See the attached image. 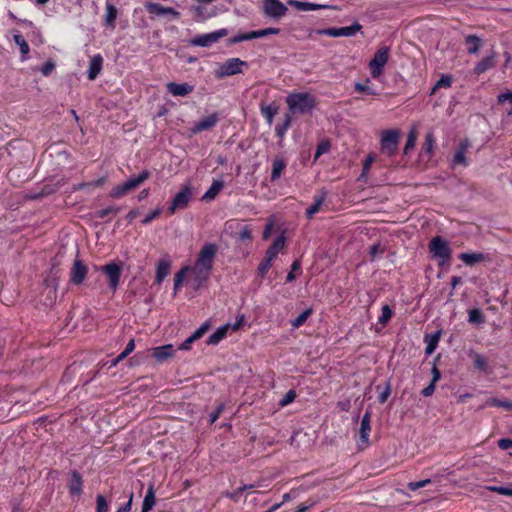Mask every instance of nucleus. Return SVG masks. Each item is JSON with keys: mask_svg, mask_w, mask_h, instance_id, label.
I'll return each mask as SVG.
<instances>
[{"mask_svg": "<svg viewBox=\"0 0 512 512\" xmlns=\"http://www.w3.org/2000/svg\"><path fill=\"white\" fill-rule=\"evenodd\" d=\"M288 114L306 115L312 113L316 108L317 98L308 92L293 91L286 97Z\"/></svg>", "mask_w": 512, "mask_h": 512, "instance_id": "obj_1", "label": "nucleus"}, {"mask_svg": "<svg viewBox=\"0 0 512 512\" xmlns=\"http://www.w3.org/2000/svg\"><path fill=\"white\" fill-rule=\"evenodd\" d=\"M400 131L398 129H388L381 132L380 150L383 155L392 157L398 150Z\"/></svg>", "mask_w": 512, "mask_h": 512, "instance_id": "obj_2", "label": "nucleus"}, {"mask_svg": "<svg viewBox=\"0 0 512 512\" xmlns=\"http://www.w3.org/2000/svg\"><path fill=\"white\" fill-rule=\"evenodd\" d=\"M390 48L387 46L380 47L369 62L371 76L374 79L379 78L383 73V68L388 62Z\"/></svg>", "mask_w": 512, "mask_h": 512, "instance_id": "obj_3", "label": "nucleus"}, {"mask_svg": "<svg viewBox=\"0 0 512 512\" xmlns=\"http://www.w3.org/2000/svg\"><path fill=\"white\" fill-rule=\"evenodd\" d=\"M262 13L274 21H280L288 12V8L280 0H262Z\"/></svg>", "mask_w": 512, "mask_h": 512, "instance_id": "obj_4", "label": "nucleus"}, {"mask_svg": "<svg viewBox=\"0 0 512 512\" xmlns=\"http://www.w3.org/2000/svg\"><path fill=\"white\" fill-rule=\"evenodd\" d=\"M428 248L434 258H439L443 262L451 258V248L448 242L441 236L433 237L428 244Z\"/></svg>", "mask_w": 512, "mask_h": 512, "instance_id": "obj_5", "label": "nucleus"}, {"mask_svg": "<svg viewBox=\"0 0 512 512\" xmlns=\"http://www.w3.org/2000/svg\"><path fill=\"white\" fill-rule=\"evenodd\" d=\"M227 34L228 30L222 28L211 33L198 34L190 40V43L191 45L197 47H209L212 44L217 43L222 37H225Z\"/></svg>", "mask_w": 512, "mask_h": 512, "instance_id": "obj_6", "label": "nucleus"}, {"mask_svg": "<svg viewBox=\"0 0 512 512\" xmlns=\"http://www.w3.org/2000/svg\"><path fill=\"white\" fill-rule=\"evenodd\" d=\"M217 251H218V247L216 244H214V243L205 244L201 248V250L198 254L195 265L205 267V268L212 270Z\"/></svg>", "mask_w": 512, "mask_h": 512, "instance_id": "obj_7", "label": "nucleus"}, {"mask_svg": "<svg viewBox=\"0 0 512 512\" xmlns=\"http://www.w3.org/2000/svg\"><path fill=\"white\" fill-rule=\"evenodd\" d=\"M362 25L359 22H355L351 26L347 27H330V28H324L317 31L319 35H325L329 37H351L354 36L356 33L361 31Z\"/></svg>", "mask_w": 512, "mask_h": 512, "instance_id": "obj_8", "label": "nucleus"}, {"mask_svg": "<svg viewBox=\"0 0 512 512\" xmlns=\"http://www.w3.org/2000/svg\"><path fill=\"white\" fill-rule=\"evenodd\" d=\"M108 278V286L111 291L115 292L120 284L121 266L115 262L105 264L99 268Z\"/></svg>", "mask_w": 512, "mask_h": 512, "instance_id": "obj_9", "label": "nucleus"}, {"mask_svg": "<svg viewBox=\"0 0 512 512\" xmlns=\"http://www.w3.org/2000/svg\"><path fill=\"white\" fill-rule=\"evenodd\" d=\"M88 274V267L81 259H75L70 270V283L81 285Z\"/></svg>", "mask_w": 512, "mask_h": 512, "instance_id": "obj_10", "label": "nucleus"}, {"mask_svg": "<svg viewBox=\"0 0 512 512\" xmlns=\"http://www.w3.org/2000/svg\"><path fill=\"white\" fill-rule=\"evenodd\" d=\"M191 198V189L185 186L179 191L172 199L170 206L168 207L169 213L174 214L177 209H183L188 206Z\"/></svg>", "mask_w": 512, "mask_h": 512, "instance_id": "obj_11", "label": "nucleus"}, {"mask_svg": "<svg viewBox=\"0 0 512 512\" xmlns=\"http://www.w3.org/2000/svg\"><path fill=\"white\" fill-rule=\"evenodd\" d=\"M246 65L247 63L239 58H231L220 67L219 77H227L239 74L242 72L241 67Z\"/></svg>", "mask_w": 512, "mask_h": 512, "instance_id": "obj_12", "label": "nucleus"}, {"mask_svg": "<svg viewBox=\"0 0 512 512\" xmlns=\"http://www.w3.org/2000/svg\"><path fill=\"white\" fill-rule=\"evenodd\" d=\"M219 120V114L217 112H214L209 116L203 117L198 122H196L191 128V131L194 134H198L202 131L210 130L217 125Z\"/></svg>", "mask_w": 512, "mask_h": 512, "instance_id": "obj_13", "label": "nucleus"}, {"mask_svg": "<svg viewBox=\"0 0 512 512\" xmlns=\"http://www.w3.org/2000/svg\"><path fill=\"white\" fill-rule=\"evenodd\" d=\"M67 488L72 496H80L83 492V478L77 470L70 472V479Z\"/></svg>", "mask_w": 512, "mask_h": 512, "instance_id": "obj_14", "label": "nucleus"}, {"mask_svg": "<svg viewBox=\"0 0 512 512\" xmlns=\"http://www.w3.org/2000/svg\"><path fill=\"white\" fill-rule=\"evenodd\" d=\"M470 145L471 143L468 139L460 141L452 159L453 165H462L464 167L468 166L469 163L466 158V152L468 151Z\"/></svg>", "mask_w": 512, "mask_h": 512, "instance_id": "obj_15", "label": "nucleus"}, {"mask_svg": "<svg viewBox=\"0 0 512 512\" xmlns=\"http://www.w3.org/2000/svg\"><path fill=\"white\" fill-rule=\"evenodd\" d=\"M145 9L149 14L155 15H171L173 17H178L179 12L172 7H164L159 3L154 2H146Z\"/></svg>", "mask_w": 512, "mask_h": 512, "instance_id": "obj_16", "label": "nucleus"}, {"mask_svg": "<svg viewBox=\"0 0 512 512\" xmlns=\"http://www.w3.org/2000/svg\"><path fill=\"white\" fill-rule=\"evenodd\" d=\"M287 4L296 8L298 11H316L331 8V6L326 4H316L299 0H287Z\"/></svg>", "mask_w": 512, "mask_h": 512, "instance_id": "obj_17", "label": "nucleus"}, {"mask_svg": "<svg viewBox=\"0 0 512 512\" xmlns=\"http://www.w3.org/2000/svg\"><path fill=\"white\" fill-rule=\"evenodd\" d=\"M192 273L194 274V287L196 289L200 288L210 277L211 269L201 267L198 265H194L193 268H190Z\"/></svg>", "mask_w": 512, "mask_h": 512, "instance_id": "obj_18", "label": "nucleus"}, {"mask_svg": "<svg viewBox=\"0 0 512 512\" xmlns=\"http://www.w3.org/2000/svg\"><path fill=\"white\" fill-rule=\"evenodd\" d=\"M175 353L174 347L172 344H166L158 347H154L152 349L153 358L162 363L168 358L172 357Z\"/></svg>", "mask_w": 512, "mask_h": 512, "instance_id": "obj_19", "label": "nucleus"}, {"mask_svg": "<svg viewBox=\"0 0 512 512\" xmlns=\"http://www.w3.org/2000/svg\"><path fill=\"white\" fill-rule=\"evenodd\" d=\"M286 237L284 234L279 235L266 250L265 256L273 261L277 258L279 252L284 249Z\"/></svg>", "mask_w": 512, "mask_h": 512, "instance_id": "obj_20", "label": "nucleus"}, {"mask_svg": "<svg viewBox=\"0 0 512 512\" xmlns=\"http://www.w3.org/2000/svg\"><path fill=\"white\" fill-rule=\"evenodd\" d=\"M150 176H151L150 171L145 169V170L141 171L137 176H133L130 179H128L123 184L125 185L127 191L131 192V191L137 189L147 179H149Z\"/></svg>", "mask_w": 512, "mask_h": 512, "instance_id": "obj_21", "label": "nucleus"}, {"mask_svg": "<svg viewBox=\"0 0 512 512\" xmlns=\"http://www.w3.org/2000/svg\"><path fill=\"white\" fill-rule=\"evenodd\" d=\"M167 91L171 93L173 96H187L190 94L194 87L192 85H189L188 83H175V82H169L167 85Z\"/></svg>", "mask_w": 512, "mask_h": 512, "instance_id": "obj_22", "label": "nucleus"}, {"mask_svg": "<svg viewBox=\"0 0 512 512\" xmlns=\"http://www.w3.org/2000/svg\"><path fill=\"white\" fill-rule=\"evenodd\" d=\"M103 66V57L100 54L94 55L89 62L87 76L89 80H95L100 74Z\"/></svg>", "mask_w": 512, "mask_h": 512, "instance_id": "obj_23", "label": "nucleus"}, {"mask_svg": "<svg viewBox=\"0 0 512 512\" xmlns=\"http://www.w3.org/2000/svg\"><path fill=\"white\" fill-rule=\"evenodd\" d=\"M286 167H287V161L282 157H276L272 161L270 181L271 182L277 181L281 177L283 172L285 171Z\"/></svg>", "mask_w": 512, "mask_h": 512, "instance_id": "obj_24", "label": "nucleus"}, {"mask_svg": "<svg viewBox=\"0 0 512 512\" xmlns=\"http://www.w3.org/2000/svg\"><path fill=\"white\" fill-rule=\"evenodd\" d=\"M371 431V413L366 411L361 419L359 436L362 443H368Z\"/></svg>", "mask_w": 512, "mask_h": 512, "instance_id": "obj_25", "label": "nucleus"}, {"mask_svg": "<svg viewBox=\"0 0 512 512\" xmlns=\"http://www.w3.org/2000/svg\"><path fill=\"white\" fill-rule=\"evenodd\" d=\"M156 503V497H155V488L154 484H150L146 495L144 497L143 503H142V509L141 512H149L153 509Z\"/></svg>", "mask_w": 512, "mask_h": 512, "instance_id": "obj_26", "label": "nucleus"}, {"mask_svg": "<svg viewBox=\"0 0 512 512\" xmlns=\"http://www.w3.org/2000/svg\"><path fill=\"white\" fill-rule=\"evenodd\" d=\"M325 199V192H322L320 195L314 196V202L306 210V217L308 219H312V217L320 211Z\"/></svg>", "mask_w": 512, "mask_h": 512, "instance_id": "obj_27", "label": "nucleus"}, {"mask_svg": "<svg viewBox=\"0 0 512 512\" xmlns=\"http://www.w3.org/2000/svg\"><path fill=\"white\" fill-rule=\"evenodd\" d=\"M229 329H230L229 324H226L224 326L217 328L216 331L208 337L206 343L208 345H217L220 341H222L227 336V332Z\"/></svg>", "mask_w": 512, "mask_h": 512, "instance_id": "obj_28", "label": "nucleus"}, {"mask_svg": "<svg viewBox=\"0 0 512 512\" xmlns=\"http://www.w3.org/2000/svg\"><path fill=\"white\" fill-rule=\"evenodd\" d=\"M223 187L224 182L222 180H213L209 189L204 193L202 200L210 201L215 199Z\"/></svg>", "mask_w": 512, "mask_h": 512, "instance_id": "obj_29", "label": "nucleus"}, {"mask_svg": "<svg viewBox=\"0 0 512 512\" xmlns=\"http://www.w3.org/2000/svg\"><path fill=\"white\" fill-rule=\"evenodd\" d=\"M170 271V263L165 260H161L156 266L155 283L161 284Z\"/></svg>", "mask_w": 512, "mask_h": 512, "instance_id": "obj_30", "label": "nucleus"}, {"mask_svg": "<svg viewBox=\"0 0 512 512\" xmlns=\"http://www.w3.org/2000/svg\"><path fill=\"white\" fill-rule=\"evenodd\" d=\"M465 44L469 54H476L482 45V39L476 35H468L465 37Z\"/></svg>", "mask_w": 512, "mask_h": 512, "instance_id": "obj_31", "label": "nucleus"}, {"mask_svg": "<svg viewBox=\"0 0 512 512\" xmlns=\"http://www.w3.org/2000/svg\"><path fill=\"white\" fill-rule=\"evenodd\" d=\"M117 14H118L117 8L111 3H106V14H105L104 25L107 27L114 28Z\"/></svg>", "mask_w": 512, "mask_h": 512, "instance_id": "obj_32", "label": "nucleus"}, {"mask_svg": "<svg viewBox=\"0 0 512 512\" xmlns=\"http://www.w3.org/2000/svg\"><path fill=\"white\" fill-rule=\"evenodd\" d=\"M121 211L120 206L110 205L106 208L95 211L94 218L105 220L108 216H115Z\"/></svg>", "mask_w": 512, "mask_h": 512, "instance_id": "obj_33", "label": "nucleus"}, {"mask_svg": "<svg viewBox=\"0 0 512 512\" xmlns=\"http://www.w3.org/2000/svg\"><path fill=\"white\" fill-rule=\"evenodd\" d=\"M13 39H14L15 44L17 46H19V49H20V52L22 55V60L23 61L26 60L28 58V54L30 52L29 44L27 43L25 38L19 33L14 34Z\"/></svg>", "mask_w": 512, "mask_h": 512, "instance_id": "obj_34", "label": "nucleus"}, {"mask_svg": "<svg viewBox=\"0 0 512 512\" xmlns=\"http://www.w3.org/2000/svg\"><path fill=\"white\" fill-rule=\"evenodd\" d=\"M494 66V60L492 56H487L483 58L480 62L476 64L474 67V73L476 75H481L487 70L491 69Z\"/></svg>", "mask_w": 512, "mask_h": 512, "instance_id": "obj_35", "label": "nucleus"}, {"mask_svg": "<svg viewBox=\"0 0 512 512\" xmlns=\"http://www.w3.org/2000/svg\"><path fill=\"white\" fill-rule=\"evenodd\" d=\"M459 259L462 260L466 265L472 266L478 262L484 260L482 253H461Z\"/></svg>", "mask_w": 512, "mask_h": 512, "instance_id": "obj_36", "label": "nucleus"}, {"mask_svg": "<svg viewBox=\"0 0 512 512\" xmlns=\"http://www.w3.org/2000/svg\"><path fill=\"white\" fill-rule=\"evenodd\" d=\"M292 123V117L290 114H285V118L282 123L275 126V134L279 138H283Z\"/></svg>", "mask_w": 512, "mask_h": 512, "instance_id": "obj_37", "label": "nucleus"}, {"mask_svg": "<svg viewBox=\"0 0 512 512\" xmlns=\"http://www.w3.org/2000/svg\"><path fill=\"white\" fill-rule=\"evenodd\" d=\"M439 339H440L439 331L432 335H427L425 337V341L427 343L426 349H425L426 354L430 355L435 351V349L438 346Z\"/></svg>", "mask_w": 512, "mask_h": 512, "instance_id": "obj_38", "label": "nucleus"}, {"mask_svg": "<svg viewBox=\"0 0 512 512\" xmlns=\"http://www.w3.org/2000/svg\"><path fill=\"white\" fill-rule=\"evenodd\" d=\"M280 28L276 27H267L260 30L251 31V36L253 39L263 38L269 35H278L280 33Z\"/></svg>", "mask_w": 512, "mask_h": 512, "instance_id": "obj_39", "label": "nucleus"}, {"mask_svg": "<svg viewBox=\"0 0 512 512\" xmlns=\"http://www.w3.org/2000/svg\"><path fill=\"white\" fill-rule=\"evenodd\" d=\"M370 83L371 82L369 78H367L364 83L357 82L354 85V90L358 93H363L367 95H378V93L369 85Z\"/></svg>", "mask_w": 512, "mask_h": 512, "instance_id": "obj_40", "label": "nucleus"}, {"mask_svg": "<svg viewBox=\"0 0 512 512\" xmlns=\"http://www.w3.org/2000/svg\"><path fill=\"white\" fill-rule=\"evenodd\" d=\"M468 316H469L468 321L471 324L480 325L485 322V316H484L483 312L478 308L469 310Z\"/></svg>", "mask_w": 512, "mask_h": 512, "instance_id": "obj_41", "label": "nucleus"}, {"mask_svg": "<svg viewBox=\"0 0 512 512\" xmlns=\"http://www.w3.org/2000/svg\"><path fill=\"white\" fill-rule=\"evenodd\" d=\"M452 81L453 79L451 75L443 74L432 88L430 94H435V92L440 88H449L452 85Z\"/></svg>", "mask_w": 512, "mask_h": 512, "instance_id": "obj_42", "label": "nucleus"}, {"mask_svg": "<svg viewBox=\"0 0 512 512\" xmlns=\"http://www.w3.org/2000/svg\"><path fill=\"white\" fill-rule=\"evenodd\" d=\"M393 316V310L389 305H383L381 309V315L378 318V323L385 327Z\"/></svg>", "mask_w": 512, "mask_h": 512, "instance_id": "obj_43", "label": "nucleus"}, {"mask_svg": "<svg viewBox=\"0 0 512 512\" xmlns=\"http://www.w3.org/2000/svg\"><path fill=\"white\" fill-rule=\"evenodd\" d=\"M278 108L274 105L261 106V114L266 119L268 124L273 122L275 115L277 114Z\"/></svg>", "mask_w": 512, "mask_h": 512, "instance_id": "obj_44", "label": "nucleus"}, {"mask_svg": "<svg viewBox=\"0 0 512 512\" xmlns=\"http://www.w3.org/2000/svg\"><path fill=\"white\" fill-rule=\"evenodd\" d=\"M272 263H273L272 259H269L266 256H264V258L258 265V269H257L258 276H260L261 278H264L266 276V274L268 273V271L270 270V268L272 267Z\"/></svg>", "mask_w": 512, "mask_h": 512, "instance_id": "obj_45", "label": "nucleus"}, {"mask_svg": "<svg viewBox=\"0 0 512 512\" xmlns=\"http://www.w3.org/2000/svg\"><path fill=\"white\" fill-rule=\"evenodd\" d=\"M312 309L311 308H308L306 310H304L302 313H300L292 322H291V325L293 328H299L301 327L305 322L306 320L308 319V317L312 314Z\"/></svg>", "mask_w": 512, "mask_h": 512, "instance_id": "obj_46", "label": "nucleus"}, {"mask_svg": "<svg viewBox=\"0 0 512 512\" xmlns=\"http://www.w3.org/2000/svg\"><path fill=\"white\" fill-rule=\"evenodd\" d=\"M128 193L129 192L127 191L125 185L123 183H121V184L114 186L110 190L109 197L113 198V199H120V198L124 197L125 195H127Z\"/></svg>", "mask_w": 512, "mask_h": 512, "instance_id": "obj_47", "label": "nucleus"}, {"mask_svg": "<svg viewBox=\"0 0 512 512\" xmlns=\"http://www.w3.org/2000/svg\"><path fill=\"white\" fill-rule=\"evenodd\" d=\"M473 360H474V367L476 369H478L479 371H482V372L487 371L488 364H487L486 359L482 355L476 353L474 355Z\"/></svg>", "mask_w": 512, "mask_h": 512, "instance_id": "obj_48", "label": "nucleus"}, {"mask_svg": "<svg viewBox=\"0 0 512 512\" xmlns=\"http://www.w3.org/2000/svg\"><path fill=\"white\" fill-rule=\"evenodd\" d=\"M190 271V267L186 266L180 269L176 274L174 278V289L177 290L182 282L184 281V278L186 276V273Z\"/></svg>", "mask_w": 512, "mask_h": 512, "instance_id": "obj_49", "label": "nucleus"}, {"mask_svg": "<svg viewBox=\"0 0 512 512\" xmlns=\"http://www.w3.org/2000/svg\"><path fill=\"white\" fill-rule=\"evenodd\" d=\"M434 144H435V137H434L433 133H431V132L427 133V135L425 137V143L423 145L424 152L427 154H432Z\"/></svg>", "mask_w": 512, "mask_h": 512, "instance_id": "obj_50", "label": "nucleus"}, {"mask_svg": "<svg viewBox=\"0 0 512 512\" xmlns=\"http://www.w3.org/2000/svg\"><path fill=\"white\" fill-rule=\"evenodd\" d=\"M109 504L106 498L99 494L96 497V512H108Z\"/></svg>", "mask_w": 512, "mask_h": 512, "instance_id": "obj_51", "label": "nucleus"}, {"mask_svg": "<svg viewBox=\"0 0 512 512\" xmlns=\"http://www.w3.org/2000/svg\"><path fill=\"white\" fill-rule=\"evenodd\" d=\"M297 397L296 391L291 389L289 390L284 397L279 401V405L281 407H285L289 404H291Z\"/></svg>", "mask_w": 512, "mask_h": 512, "instance_id": "obj_52", "label": "nucleus"}, {"mask_svg": "<svg viewBox=\"0 0 512 512\" xmlns=\"http://www.w3.org/2000/svg\"><path fill=\"white\" fill-rule=\"evenodd\" d=\"M249 40H253V38L251 36V31L246 32V33H239V34L231 37L229 39V43L230 44H236V43H240V42H243V41H249Z\"/></svg>", "mask_w": 512, "mask_h": 512, "instance_id": "obj_53", "label": "nucleus"}, {"mask_svg": "<svg viewBox=\"0 0 512 512\" xmlns=\"http://www.w3.org/2000/svg\"><path fill=\"white\" fill-rule=\"evenodd\" d=\"M162 210L161 208H156L155 210L149 212L141 221L143 225L150 224L153 220L158 218L161 214Z\"/></svg>", "mask_w": 512, "mask_h": 512, "instance_id": "obj_54", "label": "nucleus"}, {"mask_svg": "<svg viewBox=\"0 0 512 512\" xmlns=\"http://www.w3.org/2000/svg\"><path fill=\"white\" fill-rule=\"evenodd\" d=\"M430 483H431L430 479H424V480H420V481L409 482L407 484V488L410 491H416V490H418L420 488H423V487L427 486Z\"/></svg>", "mask_w": 512, "mask_h": 512, "instance_id": "obj_55", "label": "nucleus"}, {"mask_svg": "<svg viewBox=\"0 0 512 512\" xmlns=\"http://www.w3.org/2000/svg\"><path fill=\"white\" fill-rule=\"evenodd\" d=\"M416 142V134L414 131H411L408 135L405 147H404V154H408L411 149L414 148Z\"/></svg>", "mask_w": 512, "mask_h": 512, "instance_id": "obj_56", "label": "nucleus"}, {"mask_svg": "<svg viewBox=\"0 0 512 512\" xmlns=\"http://www.w3.org/2000/svg\"><path fill=\"white\" fill-rule=\"evenodd\" d=\"M244 491H245V487H238L236 490H234L232 492H226L225 497L231 499L234 502H238Z\"/></svg>", "mask_w": 512, "mask_h": 512, "instance_id": "obj_57", "label": "nucleus"}, {"mask_svg": "<svg viewBox=\"0 0 512 512\" xmlns=\"http://www.w3.org/2000/svg\"><path fill=\"white\" fill-rule=\"evenodd\" d=\"M239 238L242 241H250L252 240V230L248 225H245L239 231Z\"/></svg>", "mask_w": 512, "mask_h": 512, "instance_id": "obj_58", "label": "nucleus"}, {"mask_svg": "<svg viewBox=\"0 0 512 512\" xmlns=\"http://www.w3.org/2000/svg\"><path fill=\"white\" fill-rule=\"evenodd\" d=\"M301 269V263L298 260H295L291 265V271L286 276V282H292L295 280L296 276L294 274L295 271Z\"/></svg>", "mask_w": 512, "mask_h": 512, "instance_id": "obj_59", "label": "nucleus"}, {"mask_svg": "<svg viewBox=\"0 0 512 512\" xmlns=\"http://www.w3.org/2000/svg\"><path fill=\"white\" fill-rule=\"evenodd\" d=\"M224 408H225V406H224V404H223V403H220V404L216 407V409H215V410L210 414V418H209V422H210V424H213V423H215V422L218 420V418H219V417L221 416V414L223 413Z\"/></svg>", "mask_w": 512, "mask_h": 512, "instance_id": "obj_60", "label": "nucleus"}, {"mask_svg": "<svg viewBox=\"0 0 512 512\" xmlns=\"http://www.w3.org/2000/svg\"><path fill=\"white\" fill-rule=\"evenodd\" d=\"M490 491L496 492L500 495L512 496V488L504 487V486H491L489 487Z\"/></svg>", "mask_w": 512, "mask_h": 512, "instance_id": "obj_61", "label": "nucleus"}, {"mask_svg": "<svg viewBox=\"0 0 512 512\" xmlns=\"http://www.w3.org/2000/svg\"><path fill=\"white\" fill-rule=\"evenodd\" d=\"M493 405L496 407L503 408L507 411H512V401L505 399V400H494Z\"/></svg>", "mask_w": 512, "mask_h": 512, "instance_id": "obj_62", "label": "nucleus"}, {"mask_svg": "<svg viewBox=\"0 0 512 512\" xmlns=\"http://www.w3.org/2000/svg\"><path fill=\"white\" fill-rule=\"evenodd\" d=\"M133 492L129 493L128 501L124 504H122L118 509L117 512H130L132 509V503H133Z\"/></svg>", "mask_w": 512, "mask_h": 512, "instance_id": "obj_63", "label": "nucleus"}, {"mask_svg": "<svg viewBox=\"0 0 512 512\" xmlns=\"http://www.w3.org/2000/svg\"><path fill=\"white\" fill-rule=\"evenodd\" d=\"M209 329V324L206 322L203 325H201L192 335V339L195 341L200 339Z\"/></svg>", "mask_w": 512, "mask_h": 512, "instance_id": "obj_64", "label": "nucleus"}]
</instances>
